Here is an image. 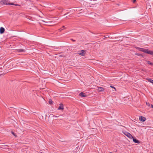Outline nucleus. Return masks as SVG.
<instances>
[{
  "label": "nucleus",
  "mask_w": 153,
  "mask_h": 153,
  "mask_svg": "<svg viewBox=\"0 0 153 153\" xmlns=\"http://www.w3.org/2000/svg\"><path fill=\"white\" fill-rule=\"evenodd\" d=\"M104 90V88L102 87H99L97 91L98 92H100L102 91H103Z\"/></svg>",
  "instance_id": "423d86ee"
},
{
  "label": "nucleus",
  "mask_w": 153,
  "mask_h": 153,
  "mask_svg": "<svg viewBox=\"0 0 153 153\" xmlns=\"http://www.w3.org/2000/svg\"><path fill=\"white\" fill-rule=\"evenodd\" d=\"M137 49H140V51L147 54L153 55V51L146 49L144 48H141L137 47Z\"/></svg>",
  "instance_id": "f03ea898"
},
{
  "label": "nucleus",
  "mask_w": 153,
  "mask_h": 153,
  "mask_svg": "<svg viewBox=\"0 0 153 153\" xmlns=\"http://www.w3.org/2000/svg\"><path fill=\"white\" fill-rule=\"evenodd\" d=\"M53 117H54V115H53Z\"/></svg>",
  "instance_id": "393cba45"
},
{
  "label": "nucleus",
  "mask_w": 153,
  "mask_h": 153,
  "mask_svg": "<svg viewBox=\"0 0 153 153\" xmlns=\"http://www.w3.org/2000/svg\"><path fill=\"white\" fill-rule=\"evenodd\" d=\"M79 52V54L82 56H84L85 54V51L84 50H82Z\"/></svg>",
  "instance_id": "20e7f679"
},
{
  "label": "nucleus",
  "mask_w": 153,
  "mask_h": 153,
  "mask_svg": "<svg viewBox=\"0 0 153 153\" xmlns=\"http://www.w3.org/2000/svg\"><path fill=\"white\" fill-rule=\"evenodd\" d=\"M110 87L112 88H114L115 89V91H116V89L114 87L112 86H110Z\"/></svg>",
  "instance_id": "dca6fc26"
},
{
  "label": "nucleus",
  "mask_w": 153,
  "mask_h": 153,
  "mask_svg": "<svg viewBox=\"0 0 153 153\" xmlns=\"http://www.w3.org/2000/svg\"><path fill=\"white\" fill-rule=\"evenodd\" d=\"M131 139H133V141L135 143H140V142L139 141L134 138L133 137V138H131Z\"/></svg>",
  "instance_id": "0eeeda50"
},
{
  "label": "nucleus",
  "mask_w": 153,
  "mask_h": 153,
  "mask_svg": "<svg viewBox=\"0 0 153 153\" xmlns=\"http://www.w3.org/2000/svg\"><path fill=\"white\" fill-rule=\"evenodd\" d=\"M17 51L19 52H24L25 51V50L22 49H18Z\"/></svg>",
  "instance_id": "9b49d317"
},
{
  "label": "nucleus",
  "mask_w": 153,
  "mask_h": 153,
  "mask_svg": "<svg viewBox=\"0 0 153 153\" xmlns=\"http://www.w3.org/2000/svg\"><path fill=\"white\" fill-rule=\"evenodd\" d=\"M136 1V0H133V3H135V1Z\"/></svg>",
  "instance_id": "aec40b11"
},
{
  "label": "nucleus",
  "mask_w": 153,
  "mask_h": 153,
  "mask_svg": "<svg viewBox=\"0 0 153 153\" xmlns=\"http://www.w3.org/2000/svg\"><path fill=\"white\" fill-rule=\"evenodd\" d=\"M146 104L147 105L149 106V103H147V102H146Z\"/></svg>",
  "instance_id": "6ab92c4d"
},
{
  "label": "nucleus",
  "mask_w": 153,
  "mask_h": 153,
  "mask_svg": "<svg viewBox=\"0 0 153 153\" xmlns=\"http://www.w3.org/2000/svg\"><path fill=\"white\" fill-rule=\"evenodd\" d=\"M8 0H2L0 1V3L1 4L5 5H13L15 6H20L18 4H14L13 3H9Z\"/></svg>",
  "instance_id": "f257e3e1"
},
{
  "label": "nucleus",
  "mask_w": 153,
  "mask_h": 153,
  "mask_svg": "<svg viewBox=\"0 0 153 153\" xmlns=\"http://www.w3.org/2000/svg\"><path fill=\"white\" fill-rule=\"evenodd\" d=\"M62 27H64V26H63Z\"/></svg>",
  "instance_id": "b1692460"
},
{
  "label": "nucleus",
  "mask_w": 153,
  "mask_h": 153,
  "mask_svg": "<svg viewBox=\"0 0 153 153\" xmlns=\"http://www.w3.org/2000/svg\"><path fill=\"white\" fill-rule=\"evenodd\" d=\"M79 95L81 97H85L86 96L85 94L83 93L82 92L81 93H80L79 94Z\"/></svg>",
  "instance_id": "9d476101"
},
{
  "label": "nucleus",
  "mask_w": 153,
  "mask_h": 153,
  "mask_svg": "<svg viewBox=\"0 0 153 153\" xmlns=\"http://www.w3.org/2000/svg\"><path fill=\"white\" fill-rule=\"evenodd\" d=\"M59 117V116H55V117Z\"/></svg>",
  "instance_id": "5701e85b"
},
{
  "label": "nucleus",
  "mask_w": 153,
  "mask_h": 153,
  "mask_svg": "<svg viewBox=\"0 0 153 153\" xmlns=\"http://www.w3.org/2000/svg\"><path fill=\"white\" fill-rule=\"evenodd\" d=\"M71 39V40L73 41V42H75V40H74V39Z\"/></svg>",
  "instance_id": "4be33fe9"
},
{
  "label": "nucleus",
  "mask_w": 153,
  "mask_h": 153,
  "mask_svg": "<svg viewBox=\"0 0 153 153\" xmlns=\"http://www.w3.org/2000/svg\"><path fill=\"white\" fill-rule=\"evenodd\" d=\"M147 62L148 64L152 65H153V63L151 62H150L149 61H147Z\"/></svg>",
  "instance_id": "4468645a"
},
{
  "label": "nucleus",
  "mask_w": 153,
  "mask_h": 153,
  "mask_svg": "<svg viewBox=\"0 0 153 153\" xmlns=\"http://www.w3.org/2000/svg\"><path fill=\"white\" fill-rule=\"evenodd\" d=\"M139 120L143 122H144L146 120V118L144 117L140 116L139 117Z\"/></svg>",
  "instance_id": "39448f33"
},
{
  "label": "nucleus",
  "mask_w": 153,
  "mask_h": 153,
  "mask_svg": "<svg viewBox=\"0 0 153 153\" xmlns=\"http://www.w3.org/2000/svg\"><path fill=\"white\" fill-rule=\"evenodd\" d=\"M110 153H112V152H111Z\"/></svg>",
  "instance_id": "a878e982"
},
{
  "label": "nucleus",
  "mask_w": 153,
  "mask_h": 153,
  "mask_svg": "<svg viewBox=\"0 0 153 153\" xmlns=\"http://www.w3.org/2000/svg\"><path fill=\"white\" fill-rule=\"evenodd\" d=\"M11 132L13 135L15 136V134L13 131H11Z\"/></svg>",
  "instance_id": "f3484780"
},
{
  "label": "nucleus",
  "mask_w": 153,
  "mask_h": 153,
  "mask_svg": "<svg viewBox=\"0 0 153 153\" xmlns=\"http://www.w3.org/2000/svg\"><path fill=\"white\" fill-rule=\"evenodd\" d=\"M49 104H51L52 103H53V101H52V100L51 99H50L49 101Z\"/></svg>",
  "instance_id": "ddd939ff"
},
{
  "label": "nucleus",
  "mask_w": 153,
  "mask_h": 153,
  "mask_svg": "<svg viewBox=\"0 0 153 153\" xmlns=\"http://www.w3.org/2000/svg\"><path fill=\"white\" fill-rule=\"evenodd\" d=\"M4 31H5L3 27H1L0 28V33L2 34V33H3L4 32Z\"/></svg>",
  "instance_id": "6e6552de"
},
{
  "label": "nucleus",
  "mask_w": 153,
  "mask_h": 153,
  "mask_svg": "<svg viewBox=\"0 0 153 153\" xmlns=\"http://www.w3.org/2000/svg\"><path fill=\"white\" fill-rule=\"evenodd\" d=\"M63 30V29H61V28H60L59 29V31H61L62 30Z\"/></svg>",
  "instance_id": "a211bd4d"
},
{
  "label": "nucleus",
  "mask_w": 153,
  "mask_h": 153,
  "mask_svg": "<svg viewBox=\"0 0 153 153\" xmlns=\"http://www.w3.org/2000/svg\"><path fill=\"white\" fill-rule=\"evenodd\" d=\"M124 134L130 139L133 138V136L128 132H125L124 133Z\"/></svg>",
  "instance_id": "7ed1b4c3"
},
{
  "label": "nucleus",
  "mask_w": 153,
  "mask_h": 153,
  "mask_svg": "<svg viewBox=\"0 0 153 153\" xmlns=\"http://www.w3.org/2000/svg\"><path fill=\"white\" fill-rule=\"evenodd\" d=\"M136 55H137V56H142V55L141 54L137 53L136 54Z\"/></svg>",
  "instance_id": "2eb2a0df"
},
{
  "label": "nucleus",
  "mask_w": 153,
  "mask_h": 153,
  "mask_svg": "<svg viewBox=\"0 0 153 153\" xmlns=\"http://www.w3.org/2000/svg\"><path fill=\"white\" fill-rule=\"evenodd\" d=\"M148 80L149 82L153 84V80L149 79H148Z\"/></svg>",
  "instance_id": "f8f14e48"
},
{
  "label": "nucleus",
  "mask_w": 153,
  "mask_h": 153,
  "mask_svg": "<svg viewBox=\"0 0 153 153\" xmlns=\"http://www.w3.org/2000/svg\"><path fill=\"white\" fill-rule=\"evenodd\" d=\"M151 108H153V105H151Z\"/></svg>",
  "instance_id": "412c9836"
},
{
  "label": "nucleus",
  "mask_w": 153,
  "mask_h": 153,
  "mask_svg": "<svg viewBox=\"0 0 153 153\" xmlns=\"http://www.w3.org/2000/svg\"><path fill=\"white\" fill-rule=\"evenodd\" d=\"M64 109L63 105V104H60L58 108V109L60 110H63Z\"/></svg>",
  "instance_id": "1a4fd4ad"
}]
</instances>
